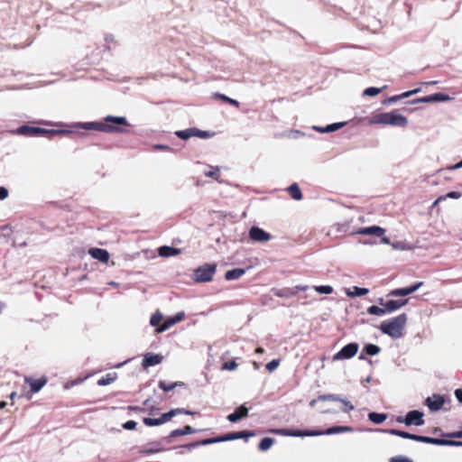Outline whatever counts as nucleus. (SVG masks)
<instances>
[{"label":"nucleus","mask_w":462,"mask_h":462,"mask_svg":"<svg viewBox=\"0 0 462 462\" xmlns=\"http://www.w3.org/2000/svg\"><path fill=\"white\" fill-rule=\"evenodd\" d=\"M407 322L405 314H401L393 319L384 320L380 325V329L383 334L393 338H399L402 336V331Z\"/></svg>","instance_id":"1"},{"label":"nucleus","mask_w":462,"mask_h":462,"mask_svg":"<svg viewBox=\"0 0 462 462\" xmlns=\"http://www.w3.org/2000/svg\"><path fill=\"white\" fill-rule=\"evenodd\" d=\"M370 125H389L404 127L408 125V119L395 112L380 113L369 119Z\"/></svg>","instance_id":"2"},{"label":"nucleus","mask_w":462,"mask_h":462,"mask_svg":"<svg viewBox=\"0 0 462 462\" xmlns=\"http://www.w3.org/2000/svg\"><path fill=\"white\" fill-rule=\"evenodd\" d=\"M352 431V429L350 427L346 426H336L328 428V430L322 431V430H294V431H287L284 433L286 436L291 437H316V436H321V435H331V434H337V433H343V432H350Z\"/></svg>","instance_id":"3"},{"label":"nucleus","mask_w":462,"mask_h":462,"mask_svg":"<svg viewBox=\"0 0 462 462\" xmlns=\"http://www.w3.org/2000/svg\"><path fill=\"white\" fill-rule=\"evenodd\" d=\"M180 413H185V414H189V415L193 414L192 411H184L183 409H173L166 413H163L160 418H157V419L143 418V421L146 426H149V427L159 426V425H162V424L171 420L175 415L180 414Z\"/></svg>","instance_id":"4"},{"label":"nucleus","mask_w":462,"mask_h":462,"mask_svg":"<svg viewBox=\"0 0 462 462\" xmlns=\"http://www.w3.org/2000/svg\"><path fill=\"white\" fill-rule=\"evenodd\" d=\"M102 125L108 126L111 130L103 131L104 133H124L122 126L128 125L127 120L124 116H107L104 118Z\"/></svg>","instance_id":"5"},{"label":"nucleus","mask_w":462,"mask_h":462,"mask_svg":"<svg viewBox=\"0 0 462 462\" xmlns=\"http://www.w3.org/2000/svg\"><path fill=\"white\" fill-rule=\"evenodd\" d=\"M216 264H204L199 267L194 273L195 281L199 282H210L216 273Z\"/></svg>","instance_id":"6"},{"label":"nucleus","mask_w":462,"mask_h":462,"mask_svg":"<svg viewBox=\"0 0 462 462\" xmlns=\"http://www.w3.org/2000/svg\"><path fill=\"white\" fill-rule=\"evenodd\" d=\"M359 346L357 343H349L345 346L339 352L335 354L332 357L333 361L343 359H349L355 356L358 351Z\"/></svg>","instance_id":"7"},{"label":"nucleus","mask_w":462,"mask_h":462,"mask_svg":"<svg viewBox=\"0 0 462 462\" xmlns=\"http://www.w3.org/2000/svg\"><path fill=\"white\" fill-rule=\"evenodd\" d=\"M423 417L424 414L422 411L413 410L406 414L403 419V423L407 426H422L425 423Z\"/></svg>","instance_id":"8"},{"label":"nucleus","mask_w":462,"mask_h":462,"mask_svg":"<svg viewBox=\"0 0 462 462\" xmlns=\"http://www.w3.org/2000/svg\"><path fill=\"white\" fill-rule=\"evenodd\" d=\"M16 133L21 135H37L44 134H57L58 131L48 130L41 127L23 125L16 129Z\"/></svg>","instance_id":"9"},{"label":"nucleus","mask_w":462,"mask_h":462,"mask_svg":"<svg viewBox=\"0 0 462 462\" xmlns=\"http://www.w3.org/2000/svg\"><path fill=\"white\" fill-rule=\"evenodd\" d=\"M249 237L255 242H267L271 239V235L258 226H253L249 230Z\"/></svg>","instance_id":"10"},{"label":"nucleus","mask_w":462,"mask_h":462,"mask_svg":"<svg viewBox=\"0 0 462 462\" xmlns=\"http://www.w3.org/2000/svg\"><path fill=\"white\" fill-rule=\"evenodd\" d=\"M184 312H178L173 317L168 318L160 327L156 328L157 333H162L169 329L173 325L177 324L178 322L181 321L184 319Z\"/></svg>","instance_id":"11"},{"label":"nucleus","mask_w":462,"mask_h":462,"mask_svg":"<svg viewBox=\"0 0 462 462\" xmlns=\"http://www.w3.org/2000/svg\"><path fill=\"white\" fill-rule=\"evenodd\" d=\"M319 401H333V402H340L345 405V411H350L354 410V405L348 402L347 400L342 398L340 395L337 394H322L318 397Z\"/></svg>","instance_id":"12"},{"label":"nucleus","mask_w":462,"mask_h":462,"mask_svg":"<svg viewBox=\"0 0 462 462\" xmlns=\"http://www.w3.org/2000/svg\"><path fill=\"white\" fill-rule=\"evenodd\" d=\"M444 398L440 395L434 394L425 400V404L432 411H439L444 405Z\"/></svg>","instance_id":"13"},{"label":"nucleus","mask_w":462,"mask_h":462,"mask_svg":"<svg viewBox=\"0 0 462 462\" xmlns=\"http://www.w3.org/2000/svg\"><path fill=\"white\" fill-rule=\"evenodd\" d=\"M162 360H163V356L161 355L153 354V353H147L143 359L142 365L144 368L149 367V366L157 365L161 364L162 362Z\"/></svg>","instance_id":"14"},{"label":"nucleus","mask_w":462,"mask_h":462,"mask_svg":"<svg viewBox=\"0 0 462 462\" xmlns=\"http://www.w3.org/2000/svg\"><path fill=\"white\" fill-rule=\"evenodd\" d=\"M408 302V300H388L384 304L383 303V299L380 300V303L384 306V309L387 312H393L396 310H399L400 308L406 305Z\"/></svg>","instance_id":"15"},{"label":"nucleus","mask_w":462,"mask_h":462,"mask_svg":"<svg viewBox=\"0 0 462 462\" xmlns=\"http://www.w3.org/2000/svg\"><path fill=\"white\" fill-rule=\"evenodd\" d=\"M25 383H29L31 386V391L32 393H38L42 390V388L47 383V379L45 377H42L40 379L34 380L31 377H25Z\"/></svg>","instance_id":"16"},{"label":"nucleus","mask_w":462,"mask_h":462,"mask_svg":"<svg viewBox=\"0 0 462 462\" xmlns=\"http://www.w3.org/2000/svg\"><path fill=\"white\" fill-rule=\"evenodd\" d=\"M248 414V409L245 405H241L238 408L236 409V411L233 413H230L227 416V420L230 422H236L245 417H246Z\"/></svg>","instance_id":"17"},{"label":"nucleus","mask_w":462,"mask_h":462,"mask_svg":"<svg viewBox=\"0 0 462 462\" xmlns=\"http://www.w3.org/2000/svg\"><path fill=\"white\" fill-rule=\"evenodd\" d=\"M88 254L94 258L102 263H107L109 260V253L101 248H91L88 251Z\"/></svg>","instance_id":"18"},{"label":"nucleus","mask_w":462,"mask_h":462,"mask_svg":"<svg viewBox=\"0 0 462 462\" xmlns=\"http://www.w3.org/2000/svg\"><path fill=\"white\" fill-rule=\"evenodd\" d=\"M384 229L377 226H372L368 227H363L359 229L356 233L359 235H365V236H383L384 235Z\"/></svg>","instance_id":"19"},{"label":"nucleus","mask_w":462,"mask_h":462,"mask_svg":"<svg viewBox=\"0 0 462 462\" xmlns=\"http://www.w3.org/2000/svg\"><path fill=\"white\" fill-rule=\"evenodd\" d=\"M218 442H222L221 436L220 437H217V438L206 439H203V440H201L199 442H195V443H189V444L182 445V446H180V448H187L189 450H191L192 448H194L196 447H199L200 445L201 446H206V445L218 443Z\"/></svg>","instance_id":"20"},{"label":"nucleus","mask_w":462,"mask_h":462,"mask_svg":"<svg viewBox=\"0 0 462 462\" xmlns=\"http://www.w3.org/2000/svg\"><path fill=\"white\" fill-rule=\"evenodd\" d=\"M79 125L86 130H96V131H106L111 130L108 126L102 125V122H88V123H80Z\"/></svg>","instance_id":"21"},{"label":"nucleus","mask_w":462,"mask_h":462,"mask_svg":"<svg viewBox=\"0 0 462 462\" xmlns=\"http://www.w3.org/2000/svg\"><path fill=\"white\" fill-rule=\"evenodd\" d=\"M345 125H346V123L341 122V123L330 124L325 127L314 125L313 129L319 133L325 134V133H331V132L337 131V130L341 129Z\"/></svg>","instance_id":"22"},{"label":"nucleus","mask_w":462,"mask_h":462,"mask_svg":"<svg viewBox=\"0 0 462 462\" xmlns=\"http://www.w3.org/2000/svg\"><path fill=\"white\" fill-rule=\"evenodd\" d=\"M180 253V249L168 245H163L158 248V254L162 257L174 256L179 254Z\"/></svg>","instance_id":"23"},{"label":"nucleus","mask_w":462,"mask_h":462,"mask_svg":"<svg viewBox=\"0 0 462 462\" xmlns=\"http://www.w3.org/2000/svg\"><path fill=\"white\" fill-rule=\"evenodd\" d=\"M415 440L423 442V443H427V444H433V445H439V446H443L444 443H447L446 439H435V438L420 436V435H416Z\"/></svg>","instance_id":"24"},{"label":"nucleus","mask_w":462,"mask_h":462,"mask_svg":"<svg viewBox=\"0 0 462 462\" xmlns=\"http://www.w3.org/2000/svg\"><path fill=\"white\" fill-rule=\"evenodd\" d=\"M245 273V270L242 268H236L229 270L225 273V278L227 281L237 280Z\"/></svg>","instance_id":"25"},{"label":"nucleus","mask_w":462,"mask_h":462,"mask_svg":"<svg viewBox=\"0 0 462 462\" xmlns=\"http://www.w3.org/2000/svg\"><path fill=\"white\" fill-rule=\"evenodd\" d=\"M253 433H249L247 431H238V432H232L226 435L221 436V440L223 441H229L234 440L237 439H241L246 436H252Z\"/></svg>","instance_id":"26"},{"label":"nucleus","mask_w":462,"mask_h":462,"mask_svg":"<svg viewBox=\"0 0 462 462\" xmlns=\"http://www.w3.org/2000/svg\"><path fill=\"white\" fill-rule=\"evenodd\" d=\"M194 432H196V430L193 428H191L190 426H185L182 429H177V430H172L171 432L170 436L172 438H175V437H179V436L192 434Z\"/></svg>","instance_id":"27"},{"label":"nucleus","mask_w":462,"mask_h":462,"mask_svg":"<svg viewBox=\"0 0 462 462\" xmlns=\"http://www.w3.org/2000/svg\"><path fill=\"white\" fill-rule=\"evenodd\" d=\"M116 378H117L116 373H109V374H106V376L100 378L97 381V384L100 386L108 385V384H111L112 383H114Z\"/></svg>","instance_id":"28"},{"label":"nucleus","mask_w":462,"mask_h":462,"mask_svg":"<svg viewBox=\"0 0 462 462\" xmlns=\"http://www.w3.org/2000/svg\"><path fill=\"white\" fill-rule=\"evenodd\" d=\"M368 291H369L366 288H360L357 286H354L352 288V290L349 289L346 291V295L348 297L364 296V295L367 294Z\"/></svg>","instance_id":"29"},{"label":"nucleus","mask_w":462,"mask_h":462,"mask_svg":"<svg viewBox=\"0 0 462 462\" xmlns=\"http://www.w3.org/2000/svg\"><path fill=\"white\" fill-rule=\"evenodd\" d=\"M368 418L372 422L381 424L386 420L387 415L385 413L370 412Z\"/></svg>","instance_id":"30"},{"label":"nucleus","mask_w":462,"mask_h":462,"mask_svg":"<svg viewBox=\"0 0 462 462\" xmlns=\"http://www.w3.org/2000/svg\"><path fill=\"white\" fill-rule=\"evenodd\" d=\"M387 432L392 435H394V436H398V437H401L403 439H412V440H415V438H416L415 434L408 433V432L399 430L393 429V430H387Z\"/></svg>","instance_id":"31"},{"label":"nucleus","mask_w":462,"mask_h":462,"mask_svg":"<svg viewBox=\"0 0 462 462\" xmlns=\"http://www.w3.org/2000/svg\"><path fill=\"white\" fill-rule=\"evenodd\" d=\"M291 196L292 199H296V200H300L302 198V195H301V191L298 186V184L296 183H293L291 184L289 189H288Z\"/></svg>","instance_id":"32"},{"label":"nucleus","mask_w":462,"mask_h":462,"mask_svg":"<svg viewBox=\"0 0 462 462\" xmlns=\"http://www.w3.org/2000/svg\"><path fill=\"white\" fill-rule=\"evenodd\" d=\"M274 443L272 438H263L259 443V448L263 451L268 450Z\"/></svg>","instance_id":"33"},{"label":"nucleus","mask_w":462,"mask_h":462,"mask_svg":"<svg viewBox=\"0 0 462 462\" xmlns=\"http://www.w3.org/2000/svg\"><path fill=\"white\" fill-rule=\"evenodd\" d=\"M367 313L375 316H383L386 313L385 309H382L378 306L373 305L367 309Z\"/></svg>","instance_id":"34"},{"label":"nucleus","mask_w":462,"mask_h":462,"mask_svg":"<svg viewBox=\"0 0 462 462\" xmlns=\"http://www.w3.org/2000/svg\"><path fill=\"white\" fill-rule=\"evenodd\" d=\"M364 351L369 356H375L379 354L380 347L374 344H368L364 347Z\"/></svg>","instance_id":"35"},{"label":"nucleus","mask_w":462,"mask_h":462,"mask_svg":"<svg viewBox=\"0 0 462 462\" xmlns=\"http://www.w3.org/2000/svg\"><path fill=\"white\" fill-rule=\"evenodd\" d=\"M204 174L207 176V177H210V178H213L215 180H218V177H219V168L218 167H208V170H206L204 171Z\"/></svg>","instance_id":"36"},{"label":"nucleus","mask_w":462,"mask_h":462,"mask_svg":"<svg viewBox=\"0 0 462 462\" xmlns=\"http://www.w3.org/2000/svg\"><path fill=\"white\" fill-rule=\"evenodd\" d=\"M314 290L321 294H330L333 292V287L330 285H319L314 286Z\"/></svg>","instance_id":"37"},{"label":"nucleus","mask_w":462,"mask_h":462,"mask_svg":"<svg viewBox=\"0 0 462 462\" xmlns=\"http://www.w3.org/2000/svg\"><path fill=\"white\" fill-rule=\"evenodd\" d=\"M163 319V316L161 312L159 311H156L152 317H151V319H150V324L152 326V327H156L158 326L162 320Z\"/></svg>","instance_id":"38"},{"label":"nucleus","mask_w":462,"mask_h":462,"mask_svg":"<svg viewBox=\"0 0 462 462\" xmlns=\"http://www.w3.org/2000/svg\"><path fill=\"white\" fill-rule=\"evenodd\" d=\"M385 88H386V86L383 87L382 88H374V87L367 88L365 89L364 95L368 96V97H374V96L378 95Z\"/></svg>","instance_id":"39"},{"label":"nucleus","mask_w":462,"mask_h":462,"mask_svg":"<svg viewBox=\"0 0 462 462\" xmlns=\"http://www.w3.org/2000/svg\"><path fill=\"white\" fill-rule=\"evenodd\" d=\"M407 295H409V294L407 292L406 288H401V289H395V290L391 291L387 296H389V297H398V296L404 297Z\"/></svg>","instance_id":"40"},{"label":"nucleus","mask_w":462,"mask_h":462,"mask_svg":"<svg viewBox=\"0 0 462 462\" xmlns=\"http://www.w3.org/2000/svg\"><path fill=\"white\" fill-rule=\"evenodd\" d=\"M176 385H177V383H167L166 382H163V381H161L159 383V387L161 389H162L164 392H169V391L173 390Z\"/></svg>","instance_id":"41"},{"label":"nucleus","mask_w":462,"mask_h":462,"mask_svg":"<svg viewBox=\"0 0 462 462\" xmlns=\"http://www.w3.org/2000/svg\"><path fill=\"white\" fill-rule=\"evenodd\" d=\"M217 97L226 102H228L229 104H231L236 107L239 106V102L236 99L230 98L223 94H217Z\"/></svg>","instance_id":"42"},{"label":"nucleus","mask_w":462,"mask_h":462,"mask_svg":"<svg viewBox=\"0 0 462 462\" xmlns=\"http://www.w3.org/2000/svg\"><path fill=\"white\" fill-rule=\"evenodd\" d=\"M279 365H280L279 360L273 359L271 362L267 363L265 367L269 372H273L278 368Z\"/></svg>","instance_id":"43"},{"label":"nucleus","mask_w":462,"mask_h":462,"mask_svg":"<svg viewBox=\"0 0 462 462\" xmlns=\"http://www.w3.org/2000/svg\"><path fill=\"white\" fill-rule=\"evenodd\" d=\"M236 368H237V363L234 360L226 362L222 365V370L232 371V370H236Z\"/></svg>","instance_id":"44"},{"label":"nucleus","mask_w":462,"mask_h":462,"mask_svg":"<svg viewBox=\"0 0 462 462\" xmlns=\"http://www.w3.org/2000/svg\"><path fill=\"white\" fill-rule=\"evenodd\" d=\"M433 99L434 102H444L450 99V97L448 95H445L443 93H436L433 94Z\"/></svg>","instance_id":"45"},{"label":"nucleus","mask_w":462,"mask_h":462,"mask_svg":"<svg viewBox=\"0 0 462 462\" xmlns=\"http://www.w3.org/2000/svg\"><path fill=\"white\" fill-rule=\"evenodd\" d=\"M389 462H413L411 458L404 456H396L389 459Z\"/></svg>","instance_id":"46"},{"label":"nucleus","mask_w":462,"mask_h":462,"mask_svg":"<svg viewBox=\"0 0 462 462\" xmlns=\"http://www.w3.org/2000/svg\"><path fill=\"white\" fill-rule=\"evenodd\" d=\"M430 102H434L433 95H430V96H428V97H420V98H418V99L412 101L413 104H417V103H430Z\"/></svg>","instance_id":"47"},{"label":"nucleus","mask_w":462,"mask_h":462,"mask_svg":"<svg viewBox=\"0 0 462 462\" xmlns=\"http://www.w3.org/2000/svg\"><path fill=\"white\" fill-rule=\"evenodd\" d=\"M422 284H423L422 282H419L411 286L406 287L408 294L413 293L414 291L419 290Z\"/></svg>","instance_id":"48"},{"label":"nucleus","mask_w":462,"mask_h":462,"mask_svg":"<svg viewBox=\"0 0 462 462\" xmlns=\"http://www.w3.org/2000/svg\"><path fill=\"white\" fill-rule=\"evenodd\" d=\"M175 134L179 138L182 140H188L189 138V133L187 129L177 131Z\"/></svg>","instance_id":"49"},{"label":"nucleus","mask_w":462,"mask_h":462,"mask_svg":"<svg viewBox=\"0 0 462 462\" xmlns=\"http://www.w3.org/2000/svg\"><path fill=\"white\" fill-rule=\"evenodd\" d=\"M461 193L458 192V191H450L448 193H447L444 197H446V199H458L461 198Z\"/></svg>","instance_id":"50"},{"label":"nucleus","mask_w":462,"mask_h":462,"mask_svg":"<svg viewBox=\"0 0 462 462\" xmlns=\"http://www.w3.org/2000/svg\"><path fill=\"white\" fill-rule=\"evenodd\" d=\"M136 425L137 423L134 420H128L123 425V427L125 430H132L136 428Z\"/></svg>","instance_id":"51"},{"label":"nucleus","mask_w":462,"mask_h":462,"mask_svg":"<svg viewBox=\"0 0 462 462\" xmlns=\"http://www.w3.org/2000/svg\"><path fill=\"white\" fill-rule=\"evenodd\" d=\"M7 196H8V190L4 187H0V200L6 199Z\"/></svg>","instance_id":"52"},{"label":"nucleus","mask_w":462,"mask_h":462,"mask_svg":"<svg viewBox=\"0 0 462 462\" xmlns=\"http://www.w3.org/2000/svg\"><path fill=\"white\" fill-rule=\"evenodd\" d=\"M399 100H401L399 95L393 96V97H389L387 100H385L384 104H392V103H395V102H397Z\"/></svg>","instance_id":"53"},{"label":"nucleus","mask_w":462,"mask_h":462,"mask_svg":"<svg viewBox=\"0 0 462 462\" xmlns=\"http://www.w3.org/2000/svg\"><path fill=\"white\" fill-rule=\"evenodd\" d=\"M197 136L200 137V138H208V137H211L212 134L208 131L199 130V133L197 134Z\"/></svg>","instance_id":"54"},{"label":"nucleus","mask_w":462,"mask_h":462,"mask_svg":"<svg viewBox=\"0 0 462 462\" xmlns=\"http://www.w3.org/2000/svg\"><path fill=\"white\" fill-rule=\"evenodd\" d=\"M446 442L447 443H444V445H446V446H457V447L462 446V441L447 440L446 439Z\"/></svg>","instance_id":"55"},{"label":"nucleus","mask_w":462,"mask_h":462,"mask_svg":"<svg viewBox=\"0 0 462 462\" xmlns=\"http://www.w3.org/2000/svg\"><path fill=\"white\" fill-rule=\"evenodd\" d=\"M455 396L457 401L462 403V389H457L455 391Z\"/></svg>","instance_id":"56"},{"label":"nucleus","mask_w":462,"mask_h":462,"mask_svg":"<svg viewBox=\"0 0 462 462\" xmlns=\"http://www.w3.org/2000/svg\"><path fill=\"white\" fill-rule=\"evenodd\" d=\"M187 130L189 133V138L192 136H197V134L199 133V130L197 128H189Z\"/></svg>","instance_id":"57"},{"label":"nucleus","mask_w":462,"mask_h":462,"mask_svg":"<svg viewBox=\"0 0 462 462\" xmlns=\"http://www.w3.org/2000/svg\"><path fill=\"white\" fill-rule=\"evenodd\" d=\"M460 168H462V160H461L459 162H457V163H456V164H454V165L450 166V167L448 168V170H450V171H454V170H457V169H460Z\"/></svg>","instance_id":"58"},{"label":"nucleus","mask_w":462,"mask_h":462,"mask_svg":"<svg viewBox=\"0 0 462 462\" xmlns=\"http://www.w3.org/2000/svg\"><path fill=\"white\" fill-rule=\"evenodd\" d=\"M399 96H400L401 99L406 98V97H409L412 96V92L411 90L410 91H406V92H404V93H402V94H401Z\"/></svg>","instance_id":"59"},{"label":"nucleus","mask_w":462,"mask_h":462,"mask_svg":"<svg viewBox=\"0 0 462 462\" xmlns=\"http://www.w3.org/2000/svg\"><path fill=\"white\" fill-rule=\"evenodd\" d=\"M392 246L394 248V249H400V250H404V246L402 245L400 243H393L392 244Z\"/></svg>","instance_id":"60"},{"label":"nucleus","mask_w":462,"mask_h":462,"mask_svg":"<svg viewBox=\"0 0 462 462\" xmlns=\"http://www.w3.org/2000/svg\"><path fill=\"white\" fill-rule=\"evenodd\" d=\"M444 199H446V197H442V196L439 197V198H438V199L433 202V205H432V206H433V207L437 206V205H438L441 200H444Z\"/></svg>","instance_id":"61"},{"label":"nucleus","mask_w":462,"mask_h":462,"mask_svg":"<svg viewBox=\"0 0 462 462\" xmlns=\"http://www.w3.org/2000/svg\"><path fill=\"white\" fill-rule=\"evenodd\" d=\"M450 436L453 437V438H462V430L454 432Z\"/></svg>","instance_id":"62"},{"label":"nucleus","mask_w":462,"mask_h":462,"mask_svg":"<svg viewBox=\"0 0 462 462\" xmlns=\"http://www.w3.org/2000/svg\"><path fill=\"white\" fill-rule=\"evenodd\" d=\"M382 243L389 245L390 244V239L388 237H386V236H383L382 238Z\"/></svg>","instance_id":"63"},{"label":"nucleus","mask_w":462,"mask_h":462,"mask_svg":"<svg viewBox=\"0 0 462 462\" xmlns=\"http://www.w3.org/2000/svg\"><path fill=\"white\" fill-rule=\"evenodd\" d=\"M264 352V349L263 347H257L255 349V353L257 354H263Z\"/></svg>","instance_id":"64"}]
</instances>
